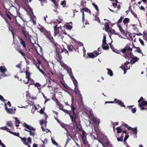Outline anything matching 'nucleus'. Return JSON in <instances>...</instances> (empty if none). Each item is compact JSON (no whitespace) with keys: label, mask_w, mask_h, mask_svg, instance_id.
<instances>
[{"label":"nucleus","mask_w":147,"mask_h":147,"mask_svg":"<svg viewBox=\"0 0 147 147\" xmlns=\"http://www.w3.org/2000/svg\"><path fill=\"white\" fill-rule=\"evenodd\" d=\"M92 5L96 9L97 11V12L96 13H97V15H98L99 14V9L97 5L94 3H92Z\"/></svg>","instance_id":"nucleus-39"},{"label":"nucleus","mask_w":147,"mask_h":147,"mask_svg":"<svg viewBox=\"0 0 147 147\" xmlns=\"http://www.w3.org/2000/svg\"><path fill=\"white\" fill-rule=\"evenodd\" d=\"M120 23H118L117 22V25L118 27L119 28V29L121 33L123 34L124 35H125V33L124 32V31L122 29V28H121L120 25L119 24Z\"/></svg>","instance_id":"nucleus-33"},{"label":"nucleus","mask_w":147,"mask_h":147,"mask_svg":"<svg viewBox=\"0 0 147 147\" xmlns=\"http://www.w3.org/2000/svg\"><path fill=\"white\" fill-rule=\"evenodd\" d=\"M109 47H102L101 48L99 47L98 49V51H97V52H101L100 50L101 49H102L104 50H107L109 49Z\"/></svg>","instance_id":"nucleus-32"},{"label":"nucleus","mask_w":147,"mask_h":147,"mask_svg":"<svg viewBox=\"0 0 147 147\" xmlns=\"http://www.w3.org/2000/svg\"><path fill=\"white\" fill-rule=\"evenodd\" d=\"M19 138H20L22 141L25 145H26L27 144H28V143L26 142L27 139L26 138H22L21 137H19Z\"/></svg>","instance_id":"nucleus-30"},{"label":"nucleus","mask_w":147,"mask_h":147,"mask_svg":"<svg viewBox=\"0 0 147 147\" xmlns=\"http://www.w3.org/2000/svg\"><path fill=\"white\" fill-rule=\"evenodd\" d=\"M40 1L41 3L42 4V5H43V4L45 3H47V0H38Z\"/></svg>","instance_id":"nucleus-54"},{"label":"nucleus","mask_w":147,"mask_h":147,"mask_svg":"<svg viewBox=\"0 0 147 147\" xmlns=\"http://www.w3.org/2000/svg\"><path fill=\"white\" fill-rule=\"evenodd\" d=\"M71 110L68 111L65 109V113H68L71 118V120L74 124L76 125L80 122L78 116L76 115L74 110L76 109V107H74L72 104L71 106Z\"/></svg>","instance_id":"nucleus-3"},{"label":"nucleus","mask_w":147,"mask_h":147,"mask_svg":"<svg viewBox=\"0 0 147 147\" xmlns=\"http://www.w3.org/2000/svg\"><path fill=\"white\" fill-rule=\"evenodd\" d=\"M71 127H69L67 125H66V126L65 125V130H66L67 132L66 134L67 138V140L66 142L67 143L68 142L69 140H70L72 138L70 134V133H71L72 131L71 130Z\"/></svg>","instance_id":"nucleus-10"},{"label":"nucleus","mask_w":147,"mask_h":147,"mask_svg":"<svg viewBox=\"0 0 147 147\" xmlns=\"http://www.w3.org/2000/svg\"><path fill=\"white\" fill-rule=\"evenodd\" d=\"M14 118L16 120V123H18V124H19L20 123V122L19 121V120L16 117H14Z\"/></svg>","instance_id":"nucleus-56"},{"label":"nucleus","mask_w":147,"mask_h":147,"mask_svg":"<svg viewBox=\"0 0 147 147\" xmlns=\"http://www.w3.org/2000/svg\"><path fill=\"white\" fill-rule=\"evenodd\" d=\"M41 62L39 59H38V63L36 64V66L39 71L44 76L46 75V74L45 73L44 70H45V68L43 65H41V66L43 69H40L39 65L41 64Z\"/></svg>","instance_id":"nucleus-13"},{"label":"nucleus","mask_w":147,"mask_h":147,"mask_svg":"<svg viewBox=\"0 0 147 147\" xmlns=\"http://www.w3.org/2000/svg\"><path fill=\"white\" fill-rule=\"evenodd\" d=\"M136 49L135 50V52L142 54L141 50L139 47H136Z\"/></svg>","instance_id":"nucleus-45"},{"label":"nucleus","mask_w":147,"mask_h":147,"mask_svg":"<svg viewBox=\"0 0 147 147\" xmlns=\"http://www.w3.org/2000/svg\"><path fill=\"white\" fill-rule=\"evenodd\" d=\"M29 81L30 82V85H32L34 84L35 82L33 80L31 79V78L30 79Z\"/></svg>","instance_id":"nucleus-49"},{"label":"nucleus","mask_w":147,"mask_h":147,"mask_svg":"<svg viewBox=\"0 0 147 147\" xmlns=\"http://www.w3.org/2000/svg\"><path fill=\"white\" fill-rule=\"evenodd\" d=\"M131 111L133 113H134L136 112V110L135 108H134L132 109Z\"/></svg>","instance_id":"nucleus-64"},{"label":"nucleus","mask_w":147,"mask_h":147,"mask_svg":"<svg viewBox=\"0 0 147 147\" xmlns=\"http://www.w3.org/2000/svg\"><path fill=\"white\" fill-rule=\"evenodd\" d=\"M60 49H58L57 47L56 48V54L55 56V58L59 62L61 66L64 68V63L63 61H61L62 57L61 55L60 54Z\"/></svg>","instance_id":"nucleus-7"},{"label":"nucleus","mask_w":147,"mask_h":147,"mask_svg":"<svg viewBox=\"0 0 147 147\" xmlns=\"http://www.w3.org/2000/svg\"><path fill=\"white\" fill-rule=\"evenodd\" d=\"M9 133L11 134H13L14 135V136H17L19 138V137H20L19 136V133H16V132H14L12 131H9Z\"/></svg>","instance_id":"nucleus-44"},{"label":"nucleus","mask_w":147,"mask_h":147,"mask_svg":"<svg viewBox=\"0 0 147 147\" xmlns=\"http://www.w3.org/2000/svg\"><path fill=\"white\" fill-rule=\"evenodd\" d=\"M44 34L48 39L51 36V34H50V32L49 31L47 30L46 31H45V32L44 33Z\"/></svg>","instance_id":"nucleus-25"},{"label":"nucleus","mask_w":147,"mask_h":147,"mask_svg":"<svg viewBox=\"0 0 147 147\" xmlns=\"http://www.w3.org/2000/svg\"><path fill=\"white\" fill-rule=\"evenodd\" d=\"M113 102L114 103H117L121 107H125V105H124L123 102H122L121 100L116 98L115 99L114 101Z\"/></svg>","instance_id":"nucleus-18"},{"label":"nucleus","mask_w":147,"mask_h":147,"mask_svg":"<svg viewBox=\"0 0 147 147\" xmlns=\"http://www.w3.org/2000/svg\"><path fill=\"white\" fill-rule=\"evenodd\" d=\"M21 30L24 36L25 39L28 42V43H29V46H35V44L37 45L35 42L34 43L32 42V40L31 39L32 37L29 35L28 32L26 31L25 28L22 27Z\"/></svg>","instance_id":"nucleus-4"},{"label":"nucleus","mask_w":147,"mask_h":147,"mask_svg":"<svg viewBox=\"0 0 147 147\" xmlns=\"http://www.w3.org/2000/svg\"><path fill=\"white\" fill-rule=\"evenodd\" d=\"M86 134L85 131L83 130L82 131V134L81 138L84 144L86 145L88 144V142L86 139Z\"/></svg>","instance_id":"nucleus-14"},{"label":"nucleus","mask_w":147,"mask_h":147,"mask_svg":"<svg viewBox=\"0 0 147 147\" xmlns=\"http://www.w3.org/2000/svg\"><path fill=\"white\" fill-rule=\"evenodd\" d=\"M5 109L7 113L10 114H13L14 113L13 110L12 109L10 108L8 109L7 107V105L6 104H5Z\"/></svg>","instance_id":"nucleus-20"},{"label":"nucleus","mask_w":147,"mask_h":147,"mask_svg":"<svg viewBox=\"0 0 147 147\" xmlns=\"http://www.w3.org/2000/svg\"><path fill=\"white\" fill-rule=\"evenodd\" d=\"M0 100L1 101H3L4 102L5 100V99H4L3 97L0 95Z\"/></svg>","instance_id":"nucleus-62"},{"label":"nucleus","mask_w":147,"mask_h":147,"mask_svg":"<svg viewBox=\"0 0 147 147\" xmlns=\"http://www.w3.org/2000/svg\"><path fill=\"white\" fill-rule=\"evenodd\" d=\"M34 85L35 87H40L41 86V84L38 82H36L34 84Z\"/></svg>","instance_id":"nucleus-58"},{"label":"nucleus","mask_w":147,"mask_h":147,"mask_svg":"<svg viewBox=\"0 0 147 147\" xmlns=\"http://www.w3.org/2000/svg\"><path fill=\"white\" fill-rule=\"evenodd\" d=\"M131 129H130V130H131L132 131L135 132L134 134H136L135 136L134 137V138H137V135L136 134H137V128L136 127L134 128H132L131 127Z\"/></svg>","instance_id":"nucleus-34"},{"label":"nucleus","mask_w":147,"mask_h":147,"mask_svg":"<svg viewBox=\"0 0 147 147\" xmlns=\"http://www.w3.org/2000/svg\"><path fill=\"white\" fill-rule=\"evenodd\" d=\"M99 14L97 15V13H96V15L95 16V20L96 21H97L98 22L100 23V20H99V18L97 17V16Z\"/></svg>","instance_id":"nucleus-47"},{"label":"nucleus","mask_w":147,"mask_h":147,"mask_svg":"<svg viewBox=\"0 0 147 147\" xmlns=\"http://www.w3.org/2000/svg\"><path fill=\"white\" fill-rule=\"evenodd\" d=\"M106 36L105 35H104L103 36V39L102 40V46H108V45L106 42Z\"/></svg>","instance_id":"nucleus-31"},{"label":"nucleus","mask_w":147,"mask_h":147,"mask_svg":"<svg viewBox=\"0 0 147 147\" xmlns=\"http://www.w3.org/2000/svg\"><path fill=\"white\" fill-rule=\"evenodd\" d=\"M135 35L134 34L130 36V38L131 39L132 41H135L136 39V38H135Z\"/></svg>","instance_id":"nucleus-46"},{"label":"nucleus","mask_w":147,"mask_h":147,"mask_svg":"<svg viewBox=\"0 0 147 147\" xmlns=\"http://www.w3.org/2000/svg\"><path fill=\"white\" fill-rule=\"evenodd\" d=\"M49 39L50 40L51 42L53 44L54 46H57V43L55 42L54 39L52 37H51Z\"/></svg>","instance_id":"nucleus-26"},{"label":"nucleus","mask_w":147,"mask_h":147,"mask_svg":"<svg viewBox=\"0 0 147 147\" xmlns=\"http://www.w3.org/2000/svg\"><path fill=\"white\" fill-rule=\"evenodd\" d=\"M139 40L141 44L142 45H144V42L140 38H139Z\"/></svg>","instance_id":"nucleus-61"},{"label":"nucleus","mask_w":147,"mask_h":147,"mask_svg":"<svg viewBox=\"0 0 147 147\" xmlns=\"http://www.w3.org/2000/svg\"><path fill=\"white\" fill-rule=\"evenodd\" d=\"M107 74L110 76H113V73L112 70L109 68H107Z\"/></svg>","instance_id":"nucleus-36"},{"label":"nucleus","mask_w":147,"mask_h":147,"mask_svg":"<svg viewBox=\"0 0 147 147\" xmlns=\"http://www.w3.org/2000/svg\"><path fill=\"white\" fill-rule=\"evenodd\" d=\"M59 108L61 110H62L64 112V109H63V107L62 106V105H60L59 106Z\"/></svg>","instance_id":"nucleus-59"},{"label":"nucleus","mask_w":147,"mask_h":147,"mask_svg":"<svg viewBox=\"0 0 147 147\" xmlns=\"http://www.w3.org/2000/svg\"><path fill=\"white\" fill-rule=\"evenodd\" d=\"M23 126L26 128L24 129V130L29 132L30 135L34 137L35 135V131L36 129L33 127L30 126L26 123H24L23 124Z\"/></svg>","instance_id":"nucleus-5"},{"label":"nucleus","mask_w":147,"mask_h":147,"mask_svg":"<svg viewBox=\"0 0 147 147\" xmlns=\"http://www.w3.org/2000/svg\"><path fill=\"white\" fill-rule=\"evenodd\" d=\"M130 66H129L128 67V66H127L126 68L125 67H123V66H120V67L124 71V74H126V70L129 69L130 68Z\"/></svg>","instance_id":"nucleus-27"},{"label":"nucleus","mask_w":147,"mask_h":147,"mask_svg":"<svg viewBox=\"0 0 147 147\" xmlns=\"http://www.w3.org/2000/svg\"><path fill=\"white\" fill-rule=\"evenodd\" d=\"M84 11L86 12L89 13L90 15L91 14V13L90 11L88 8H84L81 9V12L82 13V21L83 23H84Z\"/></svg>","instance_id":"nucleus-16"},{"label":"nucleus","mask_w":147,"mask_h":147,"mask_svg":"<svg viewBox=\"0 0 147 147\" xmlns=\"http://www.w3.org/2000/svg\"><path fill=\"white\" fill-rule=\"evenodd\" d=\"M138 102L139 103L138 105L141 110H144L145 109L143 106H147V101L144 100L142 97L140 98Z\"/></svg>","instance_id":"nucleus-11"},{"label":"nucleus","mask_w":147,"mask_h":147,"mask_svg":"<svg viewBox=\"0 0 147 147\" xmlns=\"http://www.w3.org/2000/svg\"><path fill=\"white\" fill-rule=\"evenodd\" d=\"M19 41L21 43V44L22 45V46H26L25 42H26L27 44L29 45V43H28V42L26 40V41H25L23 39L21 38H19Z\"/></svg>","instance_id":"nucleus-21"},{"label":"nucleus","mask_w":147,"mask_h":147,"mask_svg":"<svg viewBox=\"0 0 147 147\" xmlns=\"http://www.w3.org/2000/svg\"><path fill=\"white\" fill-rule=\"evenodd\" d=\"M129 62L128 61H126V62H125L124 65H123L122 66H124L125 68H126V67L127 66H128V67L129 66H128L127 65H129Z\"/></svg>","instance_id":"nucleus-53"},{"label":"nucleus","mask_w":147,"mask_h":147,"mask_svg":"<svg viewBox=\"0 0 147 147\" xmlns=\"http://www.w3.org/2000/svg\"><path fill=\"white\" fill-rule=\"evenodd\" d=\"M93 129L92 128V133H95V134H97L98 132H99V131L98 129L97 128H96V127H95L94 125H93Z\"/></svg>","instance_id":"nucleus-29"},{"label":"nucleus","mask_w":147,"mask_h":147,"mask_svg":"<svg viewBox=\"0 0 147 147\" xmlns=\"http://www.w3.org/2000/svg\"><path fill=\"white\" fill-rule=\"evenodd\" d=\"M29 59L31 61H32V62L35 65H36V64L38 63V61L37 62L32 57H30L29 58Z\"/></svg>","instance_id":"nucleus-35"},{"label":"nucleus","mask_w":147,"mask_h":147,"mask_svg":"<svg viewBox=\"0 0 147 147\" xmlns=\"http://www.w3.org/2000/svg\"><path fill=\"white\" fill-rule=\"evenodd\" d=\"M89 113L90 115L88 116V117L90 119L92 120L95 124L98 125L100 123L99 119L94 117L91 109Z\"/></svg>","instance_id":"nucleus-9"},{"label":"nucleus","mask_w":147,"mask_h":147,"mask_svg":"<svg viewBox=\"0 0 147 147\" xmlns=\"http://www.w3.org/2000/svg\"><path fill=\"white\" fill-rule=\"evenodd\" d=\"M39 30L41 32L44 33L46 30V29L43 26L38 28Z\"/></svg>","instance_id":"nucleus-38"},{"label":"nucleus","mask_w":147,"mask_h":147,"mask_svg":"<svg viewBox=\"0 0 147 147\" xmlns=\"http://www.w3.org/2000/svg\"><path fill=\"white\" fill-rule=\"evenodd\" d=\"M58 78L60 80L61 83L64 87V81L63 80V76L61 74H60L58 76Z\"/></svg>","instance_id":"nucleus-19"},{"label":"nucleus","mask_w":147,"mask_h":147,"mask_svg":"<svg viewBox=\"0 0 147 147\" xmlns=\"http://www.w3.org/2000/svg\"><path fill=\"white\" fill-rule=\"evenodd\" d=\"M1 129L3 130H6L7 132H9V131H10L9 129L7 128L6 126H4L3 127H1L0 128Z\"/></svg>","instance_id":"nucleus-42"},{"label":"nucleus","mask_w":147,"mask_h":147,"mask_svg":"<svg viewBox=\"0 0 147 147\" xmlns=\"http://www.w3.org/2000/svg\"><path fill=\"white\" fill-rule=\"evenodd\" d=\"M65 26L67 29L71 30L72 28V24L71 22L69 23L66 22V24H65Z\"/></svg>","instance_id":"nucleus-22"},{"label":"nucleus","mask_w":147,"mask_h":147,"mask_svg":"<svg viewBox=\"0 0 147 147\" xmlns=\"http://www.w3.org/2000/svg\"><path fill=\"white\" fill-rule=\"evenodd\" d=\"M105 30L107 32H111V31L109 29V26L107 23H105L104 24Z\"/></svg>","instance_id":"nucleus-23"},{"label":"nucleus","mask_w":147,"mask_h":147,"mask_svg":"<svg viewBox=\"0 0 147 147\" xmlns=\"http://www.w3.org/2000/svg\"><path fill=\"white\" fill-rule=\"evenodd\" d=\"M101 53V52H97V51H95L92 53H88L87 56L89 58H93L96 57Z\"/></svg>","instance_id":"nucleus-15"},{"label":"nucleus","mask_w":147,"mask_h":147,"mask_svg":"<svg viewBox=\"0 0 147 147\" xmlns=\"http://www.w3.org/2000/svg\"><path fill=\"white\" fill-rule=\"evenodd\" d=\"M54 4L56 8H57L58 7V4L56 2V0H51Z\"/></svg>","instance_id":"nucleus-51"},{"label":"nucleus","mask_w":147,"mask_h":147,"mask_svg":"<svg viewBox=\"0 0 147 147\" xmlns=\"http://www.w3.org/2000/svg\"><path fill=\"white\" fill-rule=\"evenodd\" d=\"M6 125L7 126L10 127H12L13 126V124L11 121H8Z\"/></svg>","instance_id":"nucleus-43"},{"label":"nucleus","mask_w":147,"mask_h":147,"mask_svg":"<svg viewBox=\"0 0 147 147\" xmlns=\"http://www.w3.org/2000/svg\"><path fill=\"white\" fill-rule=\"evenodd\" d=\"M17 47L16 48V50L25 58V53L27 52L28 50L29 51L32 52H35L38 54H39L36 47Z\"/></svg>","instance_id":"nucleus-2"},{"label":"nucleus","mask_w":147,"mask_h":147,"mask_svg":"<svg viewBox=\"0 0 147 147\" xmlns=\"http://www.w3.org/2000/svg\"><path fill=\"white\" fill-rule=\"evenodd\" d=\"M3 7L6 10L5 11L4 15L0 10V16L4 19L6 21V22H7L8 21V20L7 18L10 20H11L12 19V15L10 12L7 10V9L4 5H3Z\"/></svg>","instance_id":"nucleus-6"},{"label":"nucleus","mask_w":147,"mask_h":147,"mask_svg":"<svg viewBox=\"0 0 147 147\" xmlns=\"http://www.w3.org/2000/svg\"><path fill=\"white\" fill-rule=\"evenodd\" d=\"M143 36L144 39L146 41L147 40V31H145L143 32Z\"/></svg>","instance_id":"nucleus-41"},{"label":"nucleus","mask_w":147,"mask_h":147,"mask_svg":"<svg viewBox=\"0 0 147 147\" xmlns=\"http://www.w3.org/2000/svg\"><path fill=\"white\" fill-rule=\"evenodd\" d=\"M123 138H122V136L121 137V136L119 138H118L117 139V140L118 142H122L123 140Z\"/></svg>","instance_id":"nucleus-57"},{"label":"nucleus","mask_w":147,"mask_h":147,"mask_svg":"<svg viewBox=\"0 0 147 147\" xmlns=\"http://www.w3.org/2000/svg\"><path fill=\"white\" fill-rule=\"evenodd\" d=\"M45 110V107L43 108V109H40V110L39 113L41 114H44V113H45L44 112V111Z\"/></svg>","instance_id":"nucleus-55"},{"label":"nucleus","mask_w":147,"mask_h":147,"mask_svg":"<svg viewBox=\"0 0 147 147\" xmlns=\"http://www.w3.org/2000/svg\"><path fill=\"white\" fill-rule=\"evenodd\" d=\"M0 70L1 72L3 73L4 72L6 71L7 70L5 68V67L1 66L0 67Z\"/></svg>","instance_id":"nucleus-40"},{"label":"nucleus","mask_w":147,"mask_h":147,"mask_svg":"<svg viewBox=\"0 0 147 147\" xmlns=\"http://www.w3.org/2000/svg\"><path fill=\"white\" fill-rule=\"evenodd\" d=\"M122 125L125 126V127H126L128 129H131V127H129V126H128L127 124L125 123H123L122 124Z\"/></svg>","instance_id":"nucleus-50"},{"label":"nucleus","mask_w":147,"mask_h":147,"mask_svg":"<svg viewBox=\"0 0 147 147\" xmlns=\"http://www.w3.org/2000/svg\"><path fill=\"white\" fill-rule=\"evenodd\" d=\"M57 25L54 26V34L55 35L59 33L60 34H64V30L62 29L61 27H57Z\"/></svg>","instance_id":"nucleus-12"},{"label":"nucleus","mask_w":147,"mask_h":147,"mask_svg":"<svg viewBox=\"0 0 147 147\" xmlns=\"http://www.w3.org/2000/svg\"><path fill=\"white\" fill-rule=\"evenodd\" d=\"M74 47H68V49L69 51H72L74 49L73 48Z\"/></svg>","instance_id":"nucleus-52"},{"label":"nucleus","mask_w":147,"mask_h":147,"mask_svg":"<svg viewBox=\"0 0 147 147\" xmlns=\"http://www.w3.org/2000/svg\"><path fill=\"white\" fill-rule=\"evenodd\" d=\"M28 142V143L31 144L32 143V140L31 138L28 137L27 139Z\"/></svg>","instance_id":"nucleus-63"},{"label":"nucleus","mask_w":147,"mask_h":147,"mask_svg":"<svg viewBox=\"0 0 147 147\" xmlns=\"http://www.w3.org/2000/svg\"><path fill=\"white\" fill-rule=\"evenodd\" d=\"M26 78L28 80V81H29L30 79L31 78L30 76V72H28V70H26Z\"/></svg>","instance_id":"nucleus-28"},{"label":"nucleus","mask_w":147,"mask_h":147,"mask_svg":"<svg viewBox=\"0 0 147 147\" xmlns=\"http://www.w3.org/2000/svg\"><path fill=\"white\" fill-rule=\"evenodd\" d=\"M129 57L131 58L130 61V63L131 64H134L136 62L138 61L139 59L138 57L134 56L133 55Z\"/></svg>","instance_id":"nucleus-17"},{"label":"nucleus","mask_w":147,"mask_h":147,"mask_svg":"<svg viewBox=\"0 0 147 147\" xmlns=\"http://www.w3.org/2000/svg\"><path fill=\"white\" fill-rule=\"evenodd\" d=\"M51 140H52V142L53 144H54L56 146H57V145H58L57 143L55 141V140H53L52 139H51Z\"/></svg>","instance_id":"nucleus-60"},{"label":"nucleus","mask_w":147,"mask_h":147,"mask_svg":"<svg viewBox=\"0 0 147 147\" xmlns=\"http://www.w3.org/2000/svg\"><path fill=\"white\" fill-rule=\"evenodd\" d=\"M116 129H117V132L118 133H121L122 131V130L120 127H117Z\"/></svg>","instance_id":"nucleus-48"},{"label":"nucleus","mask_w":147,"mask_h":147,"mask_svg":"<svg viewBox=\"0 0 147 147\" xmlns=\"http://www.w3.org/2000/svg\"><path fill=\"white\" fill-rule=\"evenodd\" d=\"M65 70L67 71V74L69 76L74 84L75 92L76 94L79 93L81 99L82 100V97L80 92V91L78 88V83L73 75L71 68L68 67L67 65L65 64Z\"/></svg>","instance_id":"nucleus-1"},{"label":"nucleus","mask_w":147,"mask_h":147,"mask_svg":"<svg viewBox=\"0 0 147 147\" xmlns=\"http://www.w3.org/2000/svg\"><path fill=\"white\" fill-rule=\"evenodd\" d=\"M129 19L128 18H125L123 20V22L124 25L126 26L127 25L128 23L129 22Z\"/></svg>","instance_id":"nucleus-37"},{"label":"nucleus","mask_w":147,"mask_h":147,"mask_svg":"<svg viewBox=\"0 0 147 147\" xmlns=\"http://www.w3.org/2000/svg\"><path fill=\"white\" fill-rule=\"evenodd\" d=\"M71 90V89L65 83V91L70 94V91Z\"/></svg>","instance_id":"nucleus-24"},{"label":"nucleus","mask_w":147,"mask_h":147,"mask_svg":"<svg viewBox=\"0 0 147 147\" xmlns=\"http://www.w3.org/2000/svg\"><path fill=\"white\" fill-rule=\"evenodd\" d=\"M132 51V49L129 47H125V48L121 50L125 55V58H129L132 56L133 55L131 54Z\"/></svg>","instance_id":"nucleus-8"}]
</instances>
